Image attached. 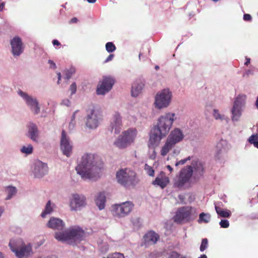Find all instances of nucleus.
Instances as JSON below:
<instances>
[{"mask_svg": "<svg viewBox=\"0 0 258 258\" xmlns=\"http://www.w3.org/2000/svg\"><path fill=\"white\" fill-rule=\"evenodd\" d=\"M208 245V240L207 238H204L202 240L201 244L200 245V251H204L207 247Z\"/></svg>", "mask_w": 258, "mask_h": 258, "instance_id": "e433bc0d", "label": "nucleus"}, {"mask_svg": "<svg viewBox=\"0 0 258 258\" xmlns=\"http://www.w3.org/2000/svg\"><path fill=\"white\" fill-rule=\"evenodd\" d=\"M4 211V208L3 207L0 206V217H1Z\"/></svg>", "mask_w": 258, "mask_h": 258, "instance_id": "4d7b16f0", "label": "nucleus"}, {"mask_svg": "<svg viewBox=\"0 0 258 258\" xmlns=\"http://www.w3.org/2000/svg\"><path fill=\"white\" fill-rule=\"evenodd\" d=\"M255 105L256 108L258 109V97L256 98V101L255 102Z\"/></svg>", "mask_w": 258, "mask_h": 258, "instance_id": "052dcab7", "label": "nucleus"}, {"mask_svg": "<svg viewBox=\"0 0 258 258\" xmlns=\"http://www.w3.org/2000/svg\"><path fill=\"white\" fill-rule=\"evenodd\" d=\"M58 83H59V81L60 80V78H61V75H60V73H59L58 74Z\"/></svg>", "mask_w": 258, "mask_h": 258, "instance_id": "69168bd1", "label": "nucleus"}, {"mask_svg": "<svg viewBox=\"0 0 258 258\" xmlns=\"http://www.w3.org/2000/svg\"><path fill=\"white\" fill-rule=\"evenodd\" d=\"M21 241L20 240L11 239L9 242V246L12 251V249H18L22 245L20 244Z\"/></svg>", "mask_w": 258, "mask_h": 258, "instance_id": "2f4dec72", "label": "nucleus"}, {"mask_svg": "<svg viewBox=\"0 0 258 258\" xmlns=\"http://www.w3.org/2000/svg\"><path fill=\"white\" fill-rule=\"evenodd\" d=\"M85 233L80 227H70L62 232H57L54 237L60 242H68L72 245L80 243L84 237Z\"/></svg>", "mask_w": 258, "mask_h": 258, "instance_id": "7ed1b4c3", "label": "nucleus"}, {"mask_svg": "<svg viewBox=\"0 0 258 258\" xmlns=\"http://www.w3.org/2000/svg\"><path fill=\"white\" fill-rule=\"evenodd\" d=\"M70 90L71 91V95L76 93L77 91V85L76 83H73L71 85Z\"/></svg>", "mask_w": 258, "mask_h": 258, "instance_id": "37998d69", "label": "nucleus"}, {"mask_svg": "<svg viewBox=\"0 0 258 258\" xmlns=\"http://www.w3.org/2000/svg\"><path fill=\"white\" fill-rule=\"evenodd\" d=\"M169 182V179L167 177L164 178H161L157 177L152 182L153 185H157L159 186L162 189L164 188Z\"/></svg>", "mask_w": 258, "mask_h": 258, "instance_id": "bb28decb", "label": "nucleus"}, {"mask_svg": "<svg viewBox=\"0 0 258 258\" xmlns=\"http://www.w3.org/2000/svg\"><path fill=\"white\" fill-rule=\"evenodd\" d=\"M250 62V59L249 58H246V61L244 63V64L246 66H248Z\"/></svg>", "mask_w": 258, "mask_h": 258, "instance_id": "6e6d98bb", "label": "nucleus"}, {"mask_svg": "<svg viewBox=\"0 0 258 258\" xmlns=\"http://www.w3.org/2000/svg\"><path fill=\"white\" fill-rule=\"evenodd\" d=\"M134 206L133 203L131 201L115 204L112 207L113 214L118 218L124 217L131 212Z\"/></svg>", "mask_w": 258, "mask_h": 258, "instance_id": "1a4fd4ad", "label": "nucleus"}, {"mask_svg": "<svg viewBox=\"0 0 258 258\" xmlns=\"http://www.w3.org/2000/svg\"><path fill=\"white\" fill-rule=\"evenodd\" d=\"M86 205V197L83 195L73 194L70 200V208L72 211H79L85 207Z\"/></svg>", "mask_w": 258, "mask_h": 258, "instance_id": "4468645a", "label": "nucleus"}, {"mask_svg": "<svg viewBox=\"0 0 258 258\" xmlns=\"http://www.w3.org/2000/svg\"><path fill=\"white\" fill-rule=\"evenodd\" d=\"M178 198L181 203H183L185 200V197L182 195H179Z\"/></svg>", "mask_w": 258, "mask_h": 258, "instance_id": "864d4df0", "label": "nucleus"}, {"mask_svg": "<svg viewBox=\"0 0 258 258\" xmlns=\"http://www.w3.org/2000/svg\"><path fill=\"white\" fill-rule=\"evenodd\" d=\"M61 105H65L67 107H69L71 105V101L68 99H65L62 100Z\"/></svg>", "mask_w": 258, "mask_h": 258, "instance_id": "a18cd8bd", "label": "nucleus"}, {"mask_svg": "<svg viewBox=\"0 0 258 258\" xmlns=\"http://www.w3.org/2000/svg\"><path fill=\"white\" fill-rule=\"evenodd\" d=\"M213 116L216 119H220L221 120H226L227 121H228V118L226 117L224 115H221L220 114L218 110L217 109H214Z\"/></svg>", "mask_w": 258, "mask_h": 258, "instance_id": "72a5a7b5", "label": "nucleus"}, {"mask_svg": "<svg viewBox=\"0 0 258 258\" xmlns=\"http://www.w3.org/2000/svg\"><path fill=\"white\" fill-rule=\"evenodd\" d=\"M114 57L113 54H110L106 59L103 61V63H106L110 61H111Z\"/></svg>", "mask_w": 258, "mask_h": 258, "instance_id": "de8ad7c7", "label": "nucleus"}, {"mask_svg": "<svg viewBox=\"0 0 258 258\" xmlns=\"http://www.w3.org/2000/svg\"><path fill=\"white\" fill-rule=\"evenodd\" d=\"M6 192L8 196L6 198V200H9L17 194V189L15 187L9 185L6 187Z\"/></svg>", "mask_w": 258, "mask_h": 258, "instance_id": "c85d7f7f", "label": "nucleus"}, {"mask_svg": "<svg viewBox=\"0 0 258 258\" xmlns=\"http://www.w3.org/2000/svg\"><path fill=\"white\" fill-rule=\"evenodd\" d=\"M101 120V115L97 110L91 109L88 111L86 125L88 128L90 129L97 128Z\"/></svg>", "mask_w": 258, "mask_h": 258, "instance_id": "ddd939ff", "label": "nucleus"}, {"mask_svg": "<svg viewBox=\"0 0 258 258\" xmlns=\"http://www.w3.org/2000/svg\"><path fill=\"white\" fill-rule=\"evenodd\" d=\"M190 159V157L189 156L187 158H186L184 159L181 160L176 163L175 166H177L179 165H183L184 163H185L188 160H189Z\"/></svg>", "mask_w": 258, "mask_h": 258, "instance_id": "c03bdc74", "label": "nucleus"}, {"mask_svg": "<svg viewBox=\"0 0 258 258\" xmlns=\"http://www.w3.org/2000/svg\"><path fill=\"white\" fill-rule=\"evenodd\" d=\"M155 69L156 70H158L159 69V67L158 66H156L155 67Z\"/></svg>", "mask_w": 258, "mask_h": 258, "instance_id": "774afa93", "label": "nucleus"}, {"mask_svg": "<svg viewBox=\"0 0 258 258\" xmlns=\"http://www.w3.org/2000/svg\"><path fill=\"white\" fill-rule=\"evenodd\" d=\"M246 96L239 95L235 99L231 112L232 114L231 119L233 121L239 120L241 115L242 107L245 103Z\"/></svg>", "mask_w": 258, "mask_h": 258, "instance_id": "9b49d317", "label": "nucleus"}, {"mask_svg": "<svg viewBox=\"0 0 258 258\" xmlns=\"http://www.w3.org/2000/svg\"><path fill=\"white\" fill-rule=\"evenodd\" d=\"M255 68L252 67L249 70H246L243 74V76H249V75H253Z\"/></svg>", "mask_w": 258, "mask_h": 258, "instance_id": "79ce46f5", "label": "nucleus"}, {"mask_svg": "<svg viewBox=\"0 0 258 258\" xmlns=\"http://www.w3.org/2000/svg\"><path fill=\"white\" fill-rule=\"evenodd\" d=\"M103 258H124V256L122 253L115 252L109 254L106 257H103Z\"/></svg>", "mask_w": 258, "mask_h": 258, "instance_id": "4c0bfd02", "label": "nucleus"}, {"mask_svg": "<svg viewBox=\"0 0 258 258\" xmlns=\"http://www.w3.org/2000/svg\"><path fill=\"white\" fill-rule=\"evenodd\" d=\"M227 142L226 140H221L217 144L215 158L220 159L222 154L227 151Z\"/></svg>", "mask_w": 258, "mask_h": 258, "instance_id": "393cba45", "label": "nucleus"}, {"mask_svg": "<svg viewBox=\"0 0 258 258\" xmlns=\"http://www.w3.org/2000/svg\"><path fill=\"white\" fill-rule=\"evenodd\" d=\"M4 257V256H3V254L0 252V258H3Z\"/></svg>", "mask_w": 258, "mask_h": 258, "instance_id": "338daca9", "label": "nucleus"}, {"mask_svg": "<svg viewBox=\"0 0 258 258\" xmlns=\"http://www.w3.org/2000/svg\"><path fill=\"white\" fill-rule=\"evenodd\" d=\"M75 125H76V121L75 120H71V121L70 122L69 124V130L70 131L73 130L74 128Z\"/></svg>", "mask_w": 258, "mask_h": 258, "instance_id": "09e8293b", "label": "nucleus"}, {"mask_svg": "<svg viewBox=\"0 0 258 258\" xmlns=\"http://www.w3.org/2000/svg\"><path fill=\"white\" fill-rule=\"evenodd\" d=\"M166 167L171 172L173 170V168H172V167L170 165H168L166 166Z\"/></svg>", "mask_w": 258, "mask_h": 258, "instance_id": "13d9d810", "label": "nucleus"}, {"mask_svg": "<svg viewBox=\"0 0 258 258\" xmlns=\"http://www.w3.org/2000/svg\"><path fill=\"white\" fill-rule=\"evenodd\" d=\"M45 258H57V257L55 255H53L47 256Z\"/></svg>", "mask_w": 258, "mask_h": 258, "instance_id": "0e129e2a", "label": "nucleus"}, {"mask_svg": "<svg viewBox=\"0 0 258 258\" xmlns=\"http://www.w3.org/2000/svg\"><path fill=\"white\" fill-rule=\"evenodd\" d=\"M211 219V215L209 213H202L199 215V219L198 220L199 223L204 222L208 223L209 222Z\"/></svg>", "mask_w": 258, "mask_h": 258, "instance_id": "7c9ffc66", "label": "nucleus"}, {"mask_svg": "<svg viewBox=\"0 0 258 258\" xmlns=\"http://www.w3.org/2000/svg\"><path fill=\"white\" fill-rule=\"evenodd\" d=\"M116 178L117 183L126 188H134L139 181L136 172L128 168L121 169L117 171Z\"/></svg>", "mask_w": 258, "mask_h": 258, "instance_id": "39448f33", "label": "nucleus"}, {"mask_svg": "<svg viewBox=\"0 0 258 258\" xmlns=\"http://www.w3.org/2000/svg\"><path fill=\"white\" fill-rule=\"evenodd\" d=\"M136 135V129H129L123 132L122 135L118 137L114 144L119 148H124L134 141Z\"/></svg>", "mask_w": 258, "mask_h": 258, "instance_id": "6e6552de", "label": "nucleus"}, {"mask_svg": "<svg viewBox=\"0 0 258 258\" xmlns=\"http://www.w3.org/2000/svg\"><path fill=\"white\" fill-rule=\"evenodd\" d=\"M183 137L184 135L179 128H176L172 131L161 149V155L165 156L177 143L182 140Z\"/></svg>", "mask_w": 258, "mask_h": 258, "instance_id": "0eeeda50", "label": "nucleus"}, {"mask_svg": "<svg viewBox=\"0 0 258 258\" xmlns=\"http://www.w3.org/2000/svg\"><path fill=\"white\" fill-rule=\"evenodd\" d=\"M79 111V110H76L71 117L72 120H75L76 114Z\"/></svg>", "mask_w": 258, "mask_h": 258, "instance_id": "5fc2aeb1", "label": "nucleus"}, {"mask_svg": "<svg viewBox=\"0 0 258 258\" xmlns=\"http://www.w3.org/2000/svg\"><path fill=\"white\" fill-rule=\"evenodd\" d=\"M105 48L108 52L111 53L115 50L116 46L113 42H108L105 44Z\"/></svg>", "mask_w": 258, "mask_h": 258, "instance_id": "f704fd0d", "label": "nucleus"}, {"mask_svg": "<svg viewBox=\"0 0 258 258\" xmlns=\"http://www.w3.org/2000/svg\"><path fill=\"white\" fill-rule=\"evenodd\" d=\"M48 62L50 64V68H52L53 69H56V64L53 62V60L49 59V60H48Z\"/></svg>", "mask_w": 258, "mask_h": 258, "instance_id": "8fccbe9b", "label": "nucleus"}, {"mask_svg": "<svg viewBox=\"0 0 258 258\" xmlns=\"http://www.w3.org/2000/svg\"><path fill=\"white\" fill-rule=\"evenodd\" d=\"M159 239V235L153 231H150L144 236V243L146 246L154 244Z\"/></svg>", "mask_w": 258, "mask_h": 258, "instance_id": "b1692460", "label": "nucleus"}, {"mask_svg": "<svg viewBox=\"0 0 258 258\" xmlns=\"http://www.w3.org/2000/svg\"><path fill=\"white\" fill-rule=\"evenodd\" d=\"M18 94L24 100L26 104L35 114H38L40 111L39 102L36 97L30 96L27 93L19 89Z\"/></svg>", "mask_w": 258, "mask_h": 258, "instance_id": "9d476101", "label": "nucleus"}, {"mask_svg": "<svg viewBox=\"0 0 258 258\" xmlns=\"http://www.w3.org/2000/svg\"><path fill=\"white\" fill-rule=\"evenodd\" d=\"M243 20L245 21H251L252 17L250 15L248 14H245L243 15Z\"/></svg>", "mask_w": 258, "mask_h": 258, "instance_id": "49530a36", "label": "nucleus"}, {"mask_svg": "<svg viewBox=\"0 0 258 258\" xmlns=\"http://www.w3.org/2000/svg\"><path fill=\"white\" fill-rule=\"evenodd\" d=\"M122 120L120 114L118 112H116L111 121L109 130L112 132L114 130V134H118L121 130Z\"/></svg>", "mask_w": 258, "mask_h": 258, "instance_id": "aec40b11", "label": "nucleus"}, {"mask_svg": "<svg viewBox=\"0 0 258 258\" xmlns=\"http://www.w3.org/2000/svg\"><path fill=\"white\" fill-rule=\"evenodd\" d=\"M52 43L54 46H60L61 45L60 43L56 39H53Z\"/></svg>", "mask_w": 258, "mask_h": 258, "instance_id": "3c124183", "label": "nucleus"}, {"mask_svg": "<svg viewBox=\"0 0 258 258\" xmlns=\"http://www.w3.org/2000/svg\"><path fill=\"white\" fill-rule=\"evenodd\" d=\"M11 52L14 57L19 56L24 51V46L21 38L15 36L11 40Z\"/></svg>", "mask_w": 258, "mask_h": 258, "instance_id": "2eb2a0df", "label": "nucleus"}, {"mask_svg": "<svg viewBox=\"0 0 258 258\" xmlns=\"http://www.w3.org/2000/svg\"><path fill=\"white\" fill-rule=\"evenodd\" d=\"M196 217V209L185 206L178 209L173 217V220L177 224H182L193 221Z\"/></svg>", "mask_w": 258, "mask_h": 258, "instance_id": "423d86ee", "label": "nucleus"}, {"mask_svg": "<svg viewBox=\"0 0 258 258\" xmlns=\"http://www.w3.org/2000/svg\"><path fill=\"white\" fill-rule=\"evenodd\" d=\"M106 199V196L104 192H100L98 193L95 197V204L100 210H102L104 209Z\"/></svg>", "mask_w": 258, "mask_h": 258, "instance_id": "a878e982", "label": "nucleus"}, {"mask_svg": "<svg viewBox=\"0 0 258 258\" xmlns=\"http://www.w3.org/2000/svg\"><path fill=\"white\" fill-rule=\"evenodd\" d=\"M60 149L63 155L68 157L71 155L72 147L70 144L69 139L67 137L66 132L62 130L60 139Z\"/></svg>", "mask_w": 258, "mask_h": 258, "instance_id": "a211bd4d", "label": "nucleus"}, {"mask_svg": "<svg viewBox=\"0 0 258 258\" xmlns=\"http://www.w3.org/2000/svg\"><path fill=\"white\" fill-rule=\"evenodd\" d=\"M192 166H187L186 168H183L180 172L179 177L174 182L175 187L181 188L186 183L188 182L193 173V168L196 173L201 176L203 173L204 168L202 163L198 161H192Z\"/></svg>", "mask_w": 258, "mask_h": 258, "instance_id": "20e7f679", "label": "nucleus"}, {"mask_svg": "<svg viewBox=\"0 0 258 258\" xmlns=\"http://www.w3.org/2000/svg\"><path fill=\"white\" fill-rule=\"evenodd\" d=\"M248 141L251 144H253V142L258 141V135L257 134L252 135L248 139Z\"/></svg>", "mask_w": 258, "mask_h": 258, "instance_id": "a19ab883", "label": "nucleus"}, {"mask_svg": "<svg viewBox=\"0 0 258 258\" xmlns=\"http://www.w3.org/2000/svg\"><path fill=\"white\" fill-rule=\"evenodd\" d=\"M114 84V80L110 77H104L100 87L96 90L98 95H104L108 92L112 88Z\"/></svg>", "mask_w": 258, "mask_h": 258, "instance_id": "f3484780", "label": "nucleus"}, {"mask_svg": "<svg viewBox=\"0 0 258 258\" xmlns=\"http://www.w3.org/2000/svg\"><path fill=\"white\" fill-rule=\"evenodd\" d=\"M16 256L18 258L27 257L29 256L32 251V247L30 245L22 244V246L18 249H12Z\"/></svg>", "mask_w": 258, "mask_h": 258, "instance_id": "412c9836", "label": "nucleus"}, {"mask_svg": "<svg viewBox=\"0 0 258 258\" xmlns=\"http://www.w3.org/2000/svg\"><path fill=\"white\" fill-rule=\"evenodd\" d=\"M174 116V113H167L158 118L157 124L151 129L150 134L149 143L153 147L158 146L161 139L168 135L172 127Z\"/></svg>", "mask_w": 258, "mask_h": 258, "instance_id": "f03ea898", "label": "nucleus"}, {"mask_svg": "<svg viewBox=\"0 0 258 258\" xmlns=\"http://www.w3.org/2000/svg\"><path fill=\"white\" fill-rule=\"evenodd\" d=\"M32 173L35 177L42 178L48 173L47 164L40 160L36 161L33 165Z\"/></svg>", "mask_w": 258, "mask_h": 258, "instance_id": "dca6fc26", "label": "nucleus"}, {"mask_svg": "<svg viewBox=\"0 0 258 258\" xmlns=\"http://www.w3.org/2000/svg\"><path fill=\"white\" fill-rule=\"evenodd\" d=\"M172 93L169 89H164L156 94L155 104L156 107L161 109L167 107L170 101Z\"/></svg>", "mask_w": 258, "mask_h": 258, "instance_id": "f8f14e48", "label": "nucleus"}, {"mask_svg": "<svg viewBox=\"0 0 258 258\" xmlns=\"http://www.w3.org/2000/svg\"><path fill=\"white\" fill-rule=\"evenodd\" d=\"M89 3L94 4L97 0H86Z\"/></svg>", "mask_w": 258, "mask_h": 258, "instance_id": "bf43d9fd", "label": "nucleus"}, {"mask_svg": "<svg viewBox=\"0 0 258 258\" xmlns=\"http://www.w3.org/2000/svg\"><path fill=\"white\" fill-rule=\"evenodd\" d=\"M102 167V162L98 157L91 153H86L82 157L76 170L82 178L95 181L99 178Z\"/></svg>", "mask_w": 258, "mask_h": 258, "instance_id": "f257e3e1", "label": "nucleus"}, {"mask_svg": "<svg viewBox=\"0 0 258 258\" xmlns=\"http://www.w3.org/2000/svg\"><path fill=\"white\" fill-rule=\"evenodd\" d=\"M144 86L145 80L144 79H140L135 81L132 87V95L133 97L138 96L142 92Z\"/></svg>", "mask_w": 258, "mask_h": 258, "instance_id": "5701e85b", "label": "nucleus"}, {"mask_svg": "<svg viewBox=\"0 0 258 258\" xmlns=\"http://www.w3.org/2000/svg\"><path fill=\"white\" fill-rule=\"evenodd\" d=\"M221 228H227L229 226V222L226 219H222L219 223Z\"/></svg>", "mask_w": 258, "mask_h": 258, "instance_id": "ea45409f", "label": "nucleus"}, {"mask_svg": "<svg viewBox=\"0 0 258 258\" xmlns=\"http://www.w3.org/2000/svg\"><path fill=\"white\" fill-rule=\"evenodd\" d=\"M75 72L74 68H72L69 70H67L64 72V78L67 80H69L72 76L73 74Z\"/></svg>", "mask_w": 258, "mask_h": 258, "instance_id": "c9c22d12", "label": "nucleus"}, {"mask_svg": "<svg viewBox=\"0 0 258 258\" xmlns=\"http://www.w3.org/2000/svg\"><path fill=\"white\" fill-rule=\"evenodd\" d=\"M198 258H207V256L206 254H202L201 255V256L200 257H199Z\"/></svg>", "mask_w": 258, "mask_h": 258, "instance_id": "e2e57ef3", "label": "nucleus"}, {"mask_svg": "<svg viewBox=\"0 0 258 258\" xmlns=\"http://www.w3.org/2000/svg\"><path fill=\"white\" fill-rule=\"evenodd\" d=\"M253 146L258 149V141L257 142H253Z\"/></svg>", "mask_w": 258, "mask_h": 258, "instance_id": "680f3d73", "label": "nucleus"}, {"mask_svg": "<svg viewBox=\"0 0 258 258\" xmlns=\"http://www.w3.org/2000/svg\"><path fill=\"white\" fill-rule=\"evenodd\" d=\"M78 21V19L76 17H74L70 20L69 21V24L77 23Z\"/></svg>", "mask_w": 258, "mask_h": 258, "instance_id": "603ef678", "label": "nucleus"}, {"mask_svg": "<svg viewBox=\"0 0 258 258\" xmlns=\"http://www.w3.org/2000/svg\"><path fill=\"white\" fill-rule=\"evenodd\" d=\"M47 226L51 229L61 230L64 228L65 223L59 218L51 217L48 221Z\"/></svg>", "mask_w": 258, "mask_h": 258, "instance_id": "4be33fe9", "label": "nucleus"}, {"mask_svg": "<svg viewBox=\"0 0 258 258\" xmlns=\"http://www.w3.org/2000/svg\"><path fill=\"white\" fill-rule=\"evenodd\" d=\"M145 169L147 171L148 174L150 176H153L154 175V170L153 169L147 164L145 166Z\"/></svg>", "mask_w": 258, "mask_h": 258, "instance_id": "58836bf2", "label": "nucleus"}, {"mask_svg": "<svg viewBox=\"0 0 258 258\" xmlns=\"http://www.w3.org/2000/svg\"><path fill=\"white\" fill-rule=\"evenodd\" d=\"M215 208L217 214L221 217L229 218L231 215V213L229 210L222 209L217 206H215Z\"/></svg>", "mask_w": 258, "mask_h": 258, "instance_id": "cd10ccee", "label": "nucleus"}, {"mask_svg": "<svg viewBox=\"0 0 258 258\" xmlns=\"http://www.w3.org/2000/svg\"><path fill=\"white\" fill-rule=\"evenodd\" d=\"M51 205V201H48L45 205L44 211L41 214L42 218H45L46 215L50 214L53 211V207Z\"/></svg>", "mask_w": 258, "mask_h": 258, "instance_id": "c756f323", "label": "nucleus"}, {"mask_svg": "<svg viewBox=\"0 0 258 258\" xmlns=\"http://www.w3.org/2000/svg\"><path fill=\"white\" fill-rule=\"evenodd\" d=\"M26 136L34 142H37L39 138V131L37 125L33 122H29L27 125Z\"/></svg>", "mask_w": 258, "mask_h": 258, "instance_id": "6ab92c4d", "label": "nucleus"}, {"mask_svg": "<svg viewBox=\"0 0 258 258\" xmlns=\"http://www.w3.org/2000/svg\"><path fill=\"white\" fill-rule=\"evenodd\" d=\"M33 146L30 144L28 145L27 146H24L21 149V152L27 155L31 154L33 152Z\"/></svg>", "mask_w": 258, "mask_h": 258, "instance_id": "473e14b6", "label": "nucleus"}]
</instances>
